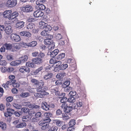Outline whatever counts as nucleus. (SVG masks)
I'll list each match as a JSON object with an SVG mask.
<instances>
[{
	"label": "nucleus",
	"mask_w": 131,
	"mask_h": 131,
	"mask_svg": "<svg viewBox=\"0 0 131 131\" xmlns=\"http://www.w3.org/2000/svg\"><path fill=\"white\" fill-rule=\"evenodd\" d=\"M62 108H64V111L65 113H68L71 111L72 107L68 106L67 104L63 103L61 105Z\"/></svg>",
	"instance_id": "nucleus-8"
},
{
	"label": "nucleus",
	"mask_w": 131,
	"mask_h": 131,
	"mask_svg": "<svg viewBox=\"0 0 131 131\" xmlns=\"http://www.w3.org/2000/svg\"><path fill=\"white\" fill-rule=\"evenodd\" d=\"M75 124V120L73 119L71 120L69 123V125L71 126H73Z\"/></svg>",
	"instance_id": "nucleus-54"
},
{
	"label": "nucleus",
	"mask_w": 131,
	"mask_h": 131,
	"mask_svg": "<svg viewBox=\"0 0 131 131\" xmlns=\"http://www.w3.org/2000/svg\"><path fill=\"white\" fill-rule=\"evenodd\" d=\"M31 82L32 84L35 85L37 88H39L43 86L44 84V83L43 81L41 80L39 81L35 79H32L31 80Z\"/></svg>",
	"instance_id": "nucleus-3"
},
{
	"label": "nucleus",
	"mask_w": 131,
	"mask_h": 131,
	"mask_svg": "<svg viewBox=\"0 0 131 131\" xmlns=\"http://www.w3.org/2000/svg\"><path fill=\"white\" fill-rule=\"evenodd\" d=\"M38 57L43 60V59L45 58V54L44 53L40 52L39 53Z\"/></svg>",
	"instance_id": "nucleus-42"
},
{
	"label": "nucleus",
	"mask_w": 131,
	"mask_h": 131,
	"mask_svg": "<svg viewBox=\"0 0 131 131\" xmlns=\"http://www.w3.org/2000/svg\"><path fill=\"white\" fill-rule=\"evenodd\" d=\"M28 104V107L29 108H38L40 107L38 105H36L35 104H32L28 105L29 104L28 103H26Z\"/></svg>",
	"instance_id": "nucleus-26"
},
{
	"label": "nucleus",
	"mask_w": 131,
	"mask_h": 131,
	"mask_svg": "<svg viewBox=\"0 0 131 131\" xmlns=\"http://www.w3.org/2000/svg\"><path fill=\"white\" fill-rule=\"evenodd\" d=\"M7 62L5 60H0V65L4 66H5Z\"/></svg>",
	"instance_id": "nucleus-59"
},
{
	"label": "nucleus",
	"mask_w": 131,
	"mask_h": 131,
	"mask_svg": "<svg viewBox=\"0 0 131 131\" xmlns=\"http://www.w3.org/2000/svg\"><path fill=\"white\" fill-rule=\"evenodd\" d=\"M7 59L8 60H13L12 55H7L6 57Z\"/></svg>",
	"instance_id": "nucleus-63"
},
{
	"label": "nucleus",
	"mask_w": 131,
	"mask_h": 131,
	"mask_svg": "<svg viewBox=\"0 0 131 131\" xmlns=\"http://www.w3.org/2000/svg\"><path fill=\"white\" fill-rule=\"evenodd\" d=\"M56 39L57 40H59L62 38V36L60 34H58L56 36Z\"/></svg>",
	"instance_id": "nucleus-64"
},
{
	"label": "nucleus",
	"mask_w": 131,
	"mask_h": 131,
	"mask_svg": "<svg viewBox=\"0 0 131 131\" xmlns=\"http://www.w3.org/2000/svg\"><path fill=\"white\" fill-rule=\"evenodd\" d=\"M41 34L42 36H48L49 35L48 32L46 30L42 31L41 32Z\"/></svg>",
	"instance_id": "nucleus-49"
},
{
	"label": "nucleus",
	"mask_w": 131,
	"mask_h": 131,
	"mask_svg": "<svg viewBox=\"0 0 131 131\" xmlns=\"http://www.w3.org/2000/svg\"><path fill=\"white\" fill-rule=\"evenodd\" d=\"M37 45V42L35 41L28 43V46L31 47H34Z\"/></svg>",
	"instance_id": "nucleus-29"
},
{
	"label": "nucleus",
	"mask_w": 131,
	"mask_h": 131,
	"mask_svg": "<svg viewBox=\"0 0 131 131\" xmlns=\"http://www.w3.org/2000/svg\"><path fill=\"white\" fill-rule=\"evenodd\" d=\"M39 9L41 10H45L46 8V7L43 4L38 6Z\"/></svg>",
	"instance_id": "nucleus-60"
},
{
	"label": "nucleus",
	"mask_w": 131,
	"mask_h": 131,
	"mask_svg": "<svg viewBox=\"0 0 131 131\" xmlns=\"http://www.w3.org/2000/svg\"><path fill=\"white\" fill-rule=\"evenodd\" d=\"M35 25L31 23L27 25L26 28L29 31L32 32L33 33H36L38 32V31L35 28Z\"/></svg>",
	"instance_id": "nucleus-6"
},
{
	"label": "nucleus",
	"mask_w": 131,
	"mask_h": 131,
	"mask_svg": "<svg viewBox=\"0 0 131 131\" xmlns=\"http://www.w3.org/2000/svg\"><path fill=\"white\" fill-rule=\"evenodd\" d=\"M76 105H77V107H78L79 108L80 107H82V102L81 101H78L77 102Z\"/></svg>",
	"instance_id": "nucleus-58"
},
{
	"label": "nucleus",
	"mask_w": 131,
	"mask_h": 131,
	"mask_svg": "<svg viewBox=\"0 0 131 131\" xmlns=\"http://www.w3.org/2000/svg\"><path fill=\"white\" fill-rule=\"evenodd\" d=\"M36 89V91L38 92H41L43 94H45L46 95L49 94L48 93L46 92V91L48 90V88L46 87H40Z\"/></svg>",
	"instance_id": "nucleus-13"
},
{
	"label": "nucleus",
	"mask_w": 131,
	"mask_h": 131,
	"mask_svg": "<svg viewBox=\"0 0 131 131\" xmlns=\"http://www.w3.org/2000/svg\"><path fill=\"white\" fill-rule=\"evenodd\" d=\"M6 111H7L4 113V116L7 118V121L10 122L12 119V115L13 114L14 110L8 108L6 109Z\"/></svg>",
	"instance_id": "nucleus-1"
},
{
	"label": "nucleus",
	"mask_w": 131,
	"mask_h": 131,
	"mask_svg": "<svg viewBox=\"0 0 131 131\" xmlns=\"http://www.w3.org/2000/svg\"><path fill=\"white\" fill-rule=\"evenodd\" d=\"M44 120L47 121V122H50L51 119H50V117L52 116V114L50 113H45L44 114Z\"/></svg>",
	"instance_id": "nucleus-16"
},
{
	"label": "nucleus",
	"mask_w": 131,
	"mask_h": 131,
	"mask_svg": "<svg viewBox=\"0 0 131 131\" xmlns=\"http://www.w3.org/2000/svg\"><path fill=\"white\" fill-rule=\"evenodd\" d=\"M69 115V114L68 113H66L62 114V117L64 120H67L70 118Z\"/></svg>",
	"instance_id": "nucleus-28"
},
{
	"label": "nucleus",
	"mask_w": 131,
	"mask_h": 131,
	"mask_svg": "<svg viewBox=\"0 0 131 131\" xmlns=\"http://www.w3.org/2000/svg\"><path fill=\"white\" fill-rule=\"evenodd\" d=\"M76 92L75 91H71L70 92L69 94V95L70 96L74 97L76 94Z\"/></svg>",
	"instance_id": "nucleus-55"
},
{
	"label": "nucleus",
	"mask_w": 131,
	"mask_h": 131,
	"mask_svg": "<svg viewBox=\"0 0 131 131\" xmlns=\"http://www.w3.org/2000/svg\"><path fill=\"white\" fill-rule=\"evenodd\" d=\"M44 15V13L41 10H38L35 11L34 13V15L36 17H42Z\"/></svg>",
	"instance_id": "nucleus-17"
},
{
	"label": "nucleus",
	"mask_w": 131,
	"mask_h": 131,
	"mask_svg": "<svg viewBox=\"0 0 131 131\" xmlns=\"http://www.w3.org/2000/svg\"><path fill=\"white\" fill-rule=\"evenodd\" d=\"M70 82L68 81L65 82L62 84V87L63 88H66L68 87L70 85Z\"/></svg>",
	"instance_id": "nucleus-43"
},
{
	"label": "nucleus",
	"mask_w": 131,
	"mask_h": 131,
	"mask_svg": "<svg viewBox=\"0 0 131 131\" xmlns=\"http://www.w3.org/2000/svg\"><path fill=\"white\" fill-rule=\"evenodd\" d=\"M13 100V97L12 96L8 97L6 98V101L7 102H12Z\"/></svg>",
	"instance_id": "nucleus-61"
},
{
	"label": "nucleus",
	"mask_w": 131,
	"mask_h": 131,
	"mask_svg": "<svg viewBox=\"0 0 131 131\" xmlns=\"http://www.w3.org/2000/svg\"><path fill=\"white\" fill-rule=\"evenodd\" d=\"M0 127L2 130H5L6 128V124L3 122H0Z\"/></svg>",
	"instance_id": "nucleus-31"
},
{
	"label": "nucleus",
	"mask_w": 131,
	"mask_h": 131,
	"mask_svg": "<svg viewBox=\"0 0 131 131\" xmlns=\"http://www.w3.org/2000/svg\"><path fill=\"white\" fill-rule=\"evenodd\" d=\"M21 62L20 60H17L13 61L10 63V64L13 66H16L18 65Z\"/></svg>",
	"instance_id": "nucleus-32"
},
{
	"label": "nucleus",
	"mask_w": 131,
	"mask_h": 131,
	"mask_svg": "<svg viewBox=\"0 0 131 131\" xmlns=\"http://www.w3.org/2000/svg\"><path fill=\"white\" fill-rule=\"evenodd\" d=\"M5 46L6 47L7 50H10L12 49V51L13 45H12V44L10 43H6L5 45Z\"/></svg>",
	"instance_id": "nucleus-41"
},
{
	"label": "nucleus",
	"mask_w": 131,
	"mask_h": 131,
	"mask_svg": "<svg viewBox=\"0 0 131 131\" xmlns=\"http://www.w3.org/2000/svg\"><path fill=\"white\" fill-rule=\"evenodd\" d=\"M5 31L7 34H10L12 32L13 30L11 26H8L5 28Z\"/></svg>",
	"instance_id": "nucleus-24"
},
{
	"label": "nucleus",
	"mask_w": 131,
	"mask_h": 131,
	"mask_svg": "<svg viewBox=\"0 0 131 131\" xmlns=\"http://www.w3.org/2000/svg\"><path fill=\"white\" fill-rule=\"evenodd\" d=\"M17 22V23L16 25V26L17 28H21L24 26L25 23L23 21L18 20Z\"/></svg>",
	"instance_id": "nucleus-22"
},
{
	"label": "nucleus",
	"mask_w": 131,
	"mask_h": 131,
	"mask_svg": "<svg viewBox=\"0 0 131 131\" xmlns=\"http://www.w3.org/2000/svg\"><path fill=\"white\" fill-rule=\"evenodd\" d=\"M43 68L42 67H40L39 68H38V69L36 70L35 71H34V73L35 74H37L39 72L41 71L43 69Z\"/></svg>",
	"instance_id": "nucleus-52"
},
{
	"label": "nucleus",
	"mask_w": 131,
	"mask_h": 131,
	"mask_svg": "<svg viewBox=\"0 0 131 131\" xmlns=\"http://www.w3.org/2000/svg\"><path fill=\"white\" fill-rule=\"evenodd\" d=\"M65 56V54L64 53H61L57 56V59L59 60H61L64 58Z\"/></svg>",
	"instance_id": "nucleus-39"
},
{
	"label": "nucleus",
	"mask_w": 131,
	"mask_h": 131,
	"mask_svg": "<svg viewBox=\"0 0 131 131\" xmlns=\"http://www.w3.org/2000/svg\"><path fill=\"white\" fill-rule=\"evenodd\" d=\"M68 101V100L66 97H63L60 100L61 103L66 104V103Z\"/></svg>",
	"instance_id": "nucleus-53"
},
{
	"label": "nucleus",
	"mask_w": 131,
	"mask_h": 131,
	"mask_svg": "<svg viewBox=\"0 0 131 131\" xmlns=\"http://www.w3.org/2000/svg\"><path fill=\"white\" fill-rule=\"evenodd\" d=\"M49 123L43 119L39 122L38 124L39 126H41V128L42 129L45 130L49 127Z\"/></svg>",
	"instance_id": "nucleus-2"
},
{
	"label": "nucleus",
	"mask_w": 131,
	"mask_h": 131,
	"mask_svg": "<svg viewBox=\"0 0 131 131\" xmlns=\"http://www.w3.org/2000/svg\"><path fill=\"white\" fill-rule=\"evenodd\" d=\"M26 65L27 67L32 68H35L36 66L35 64L33 62H27L26 63Z\"/></svg>",
	"instance_id": "nucleus-25"
},
{
	"label": "nucleus",
	"mask_w": 131,
	"mask_h": 131,
	"mask_svg": "<svg viewBox=\"0 0 131 131\" xmlns=\"http://www.w3.org/2000/svg\"><path fill=\"white\" fill-rule=\"evenodd\" d=\"M51 39L50 38L46 39H45L44 42L45 45H49L48 46L49 48H50V49H52L53 48L54 45V43L51 42Z\"/></svg>",
	"instance_id": "nucleus-9"
},
{
	"label": "nucleus",
	"mask_w": 131,
	"mask_h": 131,
	"mask_svg": "<svg viewBox=\"0 0 131 131\" xmlns=\"http://www.w3.org/2000/svg\"><path fill=\"white\" fill-rule=\"evenodd\" d=\"M26 123L23 122L16 125L15 127L16 128H22L26 126Z\"/></svg>",
	"instance_id": "nucleus-34"
},
{
	"label": "nucleus",
	"mask_w": 131,
	"mask_h": 131,
	"mask_svg": "<svg viewBox=\"0 0 131 131\" xmlns=\"http://www.w3.org/2000/svg\"><path fill=\"white\" fill-rule=\"evenodd\" d=\"M58 127L56 126H49L48 131H57Z\"/></svg>",
	"instance_id": "nucleus-33"
},
{
	"label": "nucleus",
	"mask_w": 131,
	"mask_h": 131,
	"mask_svg": "<svg viewBox=\"0 0 131 131\" xmlns=\"http://www.w3.org/2000/svg\"><path fill=\"white\" fill-rule=\"evenodd\" d=\"M47 24V23L41 21L39 23V26L40 28L41 29H44L45 28V26Z\"/></svg>",
	"instance_id": "nucleus-36"
},
{
	"label": "nucleus",
	"mask_w": 131,
	"mask_h": 131,
	"mask_svg": "<svg viewBox=\"0 0 131 131\" xmlns=\"http://www.w3.org/2000/svg\"><path fill=\"white\" fill-rule=\"evenodd\" d=\"M20 48V46L19 43L14 44L13 45L12 51H17L19 50Z\"/></svg>",
	"instance_id": "nucleus-23"
},
{
	"label": "nucleus",
	"mask_w": 131,
	"mask_h": 131,
	"mask_svg": "<svg viewBox=\"0 0 131 131\" xmlns=\"http://www.w3.org/2000/svg\"><path fill=\"white\" fill-rule=\"evenodd\" d=\"M45 94H43L42 93H37L35 94V96L39 98H42L45 95Z\"/></svg>",
	"instance_id": "nucleus-40"
},
{
	"label": "nucleus",
	"mask_w": 131,
	"mask_h": 131,
	"mask_svg": "<svg viewBox=\"0 0 131 131\" xmlns=\"http://www.w3.org/2000/svg\"><path fill=\"white\" fill-rule=\"evenodd\" d=\"M51 92L53 93L54 94H55L56 96H59V98H62L61 97H60V96L62 95L64 96L65 95V94L63 93H62L61 94V95H60V92L59 91L58 88L57 87H56L54 88L51 89Z\"/></svg>",
	"instance_id": "nucleus-11"
},
{
	"label": "nucleus",
	"mask_w": 131,
	"mask_h": 131,
	"mask_svg": "<svg viewBox=\"0 0 131 131\" xmlns=\"http://www.w3.org/2000/svg\"><path fill=\"white\" fill-rule=\"evenodd\" d=\"M19 13L17 12H14L11 13L10 20H12L13 23L17 22L18 19L17 17L18 16Z\"/></svg>",
	"instance_id": "nucleus-5"
},
{
	"label": "nucleus",
	"mask_w": 131,
	"mask_h": 131,
	"mask_svg": "<svg viewBox=\"0 0 131 131\" xmlns=\"http://www.w3.org/2000/svg\"><path fill=\"white\" fill-rule=\"evenodd\" d=\"M21 10L24 12L29 13L32 12L33 10L32 6L30 5L23 6L21 9Z\"/></svg>",
	"instance_id": "nucleus-4"
},
{
	"label": "nucleus",
	"mask_w": 131,
	"mask_h": 131,
	"mask_svg": "<svg viewBox=\"0 0 131 131\" xmlns=\"http://www.w3.org/2000/svg\"><path fill=\"white\" fill-rule=\"evenodd\" d=\"M16 82L15 80H12L8 81L6 82V84L8 86L9 85L13 84L15 82Z\"/></svg>",
	"instance_id": "nucleus-51"
},
{
	"label": "nucleus",
	"mask_w": 131,
	"mask_h": 131,
	"mask_svg": "<svg viewBox=\"0 0 131 131\" xmlns=\"http://www.w3.org/2000/svg\"><path fill=\"white\" fill-rule=\"evenodd\" d=\"M68 100V101L69 102H73L75 101V97L72 96H70Z\"/></svg>",
	"instance_id": "nucleus-50"
},
{
	"label": "nucleus",
	"mask_w": 131,
	"mask_h": 131,
	"mask_svg": "<svg viewBox=\"0 0 131 131\" xmlns=\"http://www.w3.org/2000/svg\"><path fill=\"white\" fill-rule=\"evenodd\" d=\"M20 35L22 36H26L29 37L31 36V34L29 32L26 31H23L20 33Z\"/></svg>",
	"instance_id": "nucleus-21"
},
{
	"label": "nucleus",
	"mask_w": 131,
	"mask_h": 131,
	"mask_svg": "<svg viewBox=\"0 0 131 131\" xmlns=\"http://www.w3.org/2000/svg\"><path fill=\"white\" fill-rule=\"evenodd\" d=\"M19 44L20 48L21 47L26 48V46H28V43L23 42L19 43Z\"/></svg>",
	"instance_id": "nucleus-57"
},
{
	"label": "nucleus",
	"mask_w": 131,
	"mask_h": 131,
	"mask_svg": "<svg viewBox=\"0 0 131 131\" xmlns=\"http://www.w3.org/2000/svg\"><path fill=\"white\" fill-rule=\"evenodd\" d=\"M21 110L22 112L25 113H28L29 111V109L26 107L22 108L21 109Z\"/></svg>",
	"instance_id": "nucleus-47"
},
{
	"label": "nucleus",
	"mask_w": 131,
	"mask_h": 131,
	"mask_svg": "<svg viewBox=\"0 0 131 131\" xmlns=\"http://www.w3.org/2000/svg\"><path fill=\"white\" fill-rule=\"evenodd\" d=\"M68 67V65L67 64L65 63L61 64L60 68L61 70H64L66 69Z\"/></svg>",
	"instance_id": "nucleus-48"
},
{
	"label": "nucleus",
	"mask_w": 131,
	"mask_h": 131,
	"mask_svg": "<svg viewBox=\"0 0 131 131\" xmlns=\"http://www.w3.org/2000/svg\"><path fill=\"white\" fill-rule=\"evenodd\" d=\"M17 0H8L6 4V5L8 7H12L17 4Z\"/></svg>",
	"instance_id": "nucleus-7"
},
{
	"label": "nucleus",
	"mask_w": 131,
	"mask_h": 131,
	"mask_svg": "<svg viewBox=\"0 0 131 131\" xmlns=\"http://www.w3.org/2000/svg\"><path fill=\"white\" fill-rule=\"evenodd\" d=\"M32 61L35 64H38L42 63L43 62V61L42 59L38 57L37 58L33 59H32Z\"/></svg>",
	"instance_id": "nucleus-19"
},
{
	"label": "nucleus",
	"mask_w": 131,
	"mask_h": 131,
	"mask_svg": "<svg viewBox=\"0 0 131 131\" xmlns=\"http://www.w3.org/2000/svg\"><path fill=\"white\" fill-rule=\"evenodd\" d=\"M49 105L47 102H42L41 107L44 110L46 111L49 110Z\"/></svg>",
	"instance_id": "nucleus-18"
},
{
	"label": "nucleus",
	"mask_w": 131,
	"mask_h": 131,
	"mask_svg": "<svg viewBox=\"0 0 131 131\" xmlns=\"http://www.w3.org/2000/svg\"><path fill=\"white\" fill-rule=\"evenodd\" d=\"M53 123L56 124L57 126L60 127L63 125V122L59 119H54L52 120Z\"/></svg>",
	"instance_id": "nucleus-20"
},
{
	"label": "nucleus",
	"mask_w": 131,
	"mask_h": 131,
	"mask_svg": "<svg viewBox=\"0 0 131 131\" xmlns=\"http://www.w3.org/2000/svg\"><path fill=\"white\" fill-rule=\"evenodd\" d=\"M13 106L15 108L18 109H20L21 107V105L18 103H13Z\"/></svg>",
	"instance_id": "nucleus-38"
},
{
	"label": "nucleus",
	"mask_w": 131,
	"mask_h": 131,
	"mask_svg": "<svg viewBox=\"0 0 131 131\" xmlns=\"http://www.w3.org/2000/svg\"><path fill=\"white\" fill-rule=\"evenodd\" d=\"M12 13L11 10H6L3 13V17L5 18H8L10 20L11 16V14Z\"/></svg>",
	"instance_id": "nucleus-14"
},
{
	"label": "nucleus",
	"mask_w": 131,
	"mask_h": 131,
	"mask_svg": "<svg viewBox=\"0 0 131 131\" xmlns=\"http://www.w3.org/2000/svg\"><path fill=\"white\" fill-rule=\"evenodd\" d=\"M28 57L26 55L23 56L19 58V60L20 61L21 63H24L28 59Z\"/></svg>",
	"instance_id": "nucleus-27"
},
{
	"label": "nucleus",
	"mask_w": 131,
	"mask_h": 131,
	"mask_svg": "<svg viewBox=\"0 0 131 131\" xmlns=\"http://www.w3.org/2000/svg\"><path fill=\"white\" fill-rule=\"evenodd\" d=\"M13 85L14 87L18 88L19 87L20 85L19 83H16V82L13 83Z\"/></svg>",
	"instance_id": "nucleus-62"
},
{
	"label": "nucleus",
	"mask_w": 131,
	"mask_h": 131,
	"mask_svg": "<svg viewBox=\"0 0 131 131\" xmlns=\"http://www.w3.org/2000/svg\"><path fill=\"white\" fill-rule=\"evenodd\" d=\"M45 1V0H37L36 2V4L39 6L43 4Z\"/></svg>",
	"instance_id": "nucleus-46"
},
{
	"label": "nucleus",
	"mask_w": 131,
	"mask_h": 131,
	"mask_svg": "<svg viewBox=\"0 0 131 131\" xmlns=\"http://www.w3.org/2000/svg\"><path fill=\"white\" fill-rule=\"evenodd\" d=\"M19 71L22 73H28L30 72L29 68L27 67L22 66L20 67L19 69Z\"/></svg>",
	"instance_id": "nucleus-10"
},
{
	"label": "nucleus",
	"mask_w": 131,
	"mask_h": 131,
	"mask_svg": "<svg viewBox=\"0 0 131 131\" xmlns=\"http://www.w3.org/2000/svg\"><path fill=\"white\" fill-rule=\"evenodd\" d=\"M59 50L58 49H55L51 53L50 55L52 57L55 56L58 53Z\"/></svg>",
	"instance_id": "nucleus-37"
},
{
	"label": "nucleus",
	"mask_w": 131,
	"mask_h": 131,
	"mask_svg": "<svg viewBox=\"0 0 131 131\" xmlns=\"http://www.w3.org/2000/svg\"><path fill=\"white\" fill-rule=\"evenodd\" d=\"M11 38L13 41L16 42H18L21 40L19 35H16V34H12L11 35Z\"/></svg>",
	"instance_id": "nucleus-15"
},
{
	"label": "nucleus",
	"mask_w": 131,
	"mask_h": 131,
	"mask_svg": "<svg viewBox=\"0 0 131 131\" xmlns=\"http://www.w3.org/2000/svg\"><path fill=\"white\" fill-rule=\"evenodd\" d=\"M42 116L41 113L39 112H38L36 114L35 117L32 118V121L34 122H38Z\"/></svg>",
	"instance_id": "nucleus-12"
},
{
	"label": "nucleus",
	"mask_w": 131,
	"mask_h": 131,
	"mask_svg": "<svg viewBox=\"0 0 131 131\" xmlns=\"http://www.w3.org/2000/svg\"><path fill=\"white\" fill-rule=\"evenodd\" d=\"M65 75V73H58L56 75V77L57 78L61 79L63 78Z\"/></svg>",
	"instance_id": "nucleus-35"
},
{
	"label": "nucleus",
	"mask_w": 131,
	"mask_h": 131,
	"mask_svg": "<svg viewBox=\"0 0 131 131\" xmlns=\"http://www.w3.org/2000/svg\"><path fill=\"white\" fill-rule=\"evenodd\" d=\"M30 119V117L28 115L24 116L22 118L23 122H26L28 121Z\"/></svg>",
	"instance_id": "nucleus-45"
},
{
	"label": "nucleus",
	"mask_w": 131,
	"mask_h": 131,
	"mask_svg": "<svg viewBox=\"0 0 131 131\" xmlns=\"http://www.w3.org/2000/svg\"><path fill=\"white\" fill-rule=\"evenodd\" d=\"M57 61L54 58H52L50 59L49 62L50 64H53L56 63Z\"/></svg>",
	"instance_id": "nucleus-56"
},
{
	"label": "nucleus",
	"mask_w": 131,
	"mask_h": 131,
	"mask_svg": "<svg viewBox=\"0 0 131 131\" xmlns=\"http://www.w3.org/2000/svg\"><path fill=\"white\" fill-rule=\"evenodd\" d=\"M52 75V73H48L44 75L43 78L45 80H47L51 78Z\"/></svg>",
	"instance_id": "nucleus-30"
},
{
	"label": "nucleus",
	"mask_w": 131,
	"mask_h": 131,
	"mask_svg": "<svg viewBox=\"0 0 131 131\" xmlns=\"http://www.w3.org/2000/svg\"><path fill=\"white\" fill-rule=\"evenodd\" d=\"M52 29V27L50 25H48L47 23L44 29L45 30L48 32V31H50Z\"/></svg>",
	"instance_id": "nucleus-44"
}]
</instances>
